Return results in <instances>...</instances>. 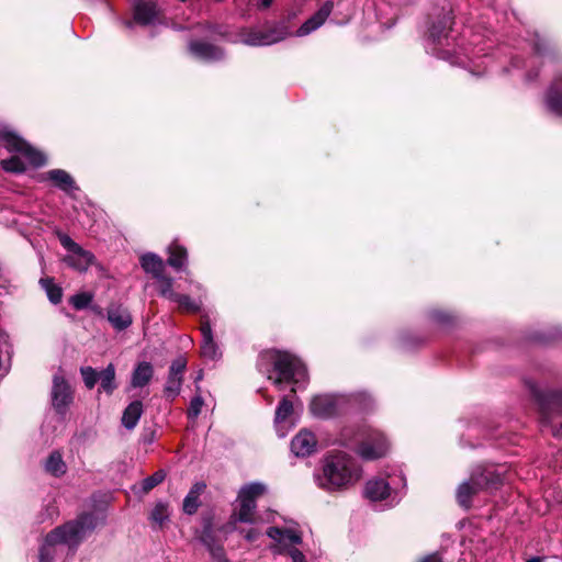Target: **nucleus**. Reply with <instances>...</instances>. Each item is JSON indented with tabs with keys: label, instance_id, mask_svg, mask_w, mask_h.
Returning a JSON list of instances; mask_svg holds the SVG:
<instances>
[{
	"label": "nucleus",
	"instance_id": "nucleus-1",
	"mask_svg": "<svg viewBox=\"0 0 562 562\" xmlns=\"http://www.w3.org/2000/svg\"><path fill=\"white\" fill-rule=\"evenodd\" d=\"M95 527L92 514H82L76 520L56 527L45 537L38 553V562H53L60 546L77 547Z\"/></svg>",
	"mask_w": 562,
	"mask_h": 562
},
{
	"label": "nucleus",
	"instance_id": "nucleus-2",
	"mask_svg": "<svg viewBox=\"0 0 562 562\" xmlns=\"http://www.w3.org/2000/svg\"><path fill=\"white\" fill-rule=\"evenodd\" d=\"M361 476L356 461L344 452L328 454L317 476L318 485L328 491H337L353 485Z\"/></svg>",
	"mask_w": 562,
	"mask_h": 562
},
{
	"label": "nucleus",
	"instance_id": "nucleus-3",
	"mask_svg": "<svg viewBox=\"0 0 562 562\" xmlns=\"http://www.w3.org/2000/svg\"><path fill=\"white\" fill-rule=\"evenodd\" d=\"M267 360L272 364L273 372L277 376L268 374V379L281 390L283 382L299 384L306 378V369L304 364L295 357L286 352L268 351L262 355V361Z\"/></svg>",
	"mask_w": 562,
	"mask_h": 562
},
{
	"label": "nucleus",
	"instance_id": "nucleus-4",
	"mask_svg": "<svg viewBox=\"0 0 562 562\" xmlns=\"http://www.w3.org/2000/svg\"><path fill=\"white\" fill-rule=\"evenodd\" d=\"M531 391L540 406L543 425L550 427L555 438H562V392H542L536 387H532Z\"/></svg>",
	"mask_w": 562,
	"mask_h": 562
},
{
	"label": "nucleus",
	"instance_id": "nucleus-5",
	"mask_svg": "<svg viewBox=\"0 0 562 562\" xmlns=\"http://www.w3.org/2000/svg\"><path fill=\"white\" fill-rule=\"evenodd\" d=\"M290 34L285 22H268L260 27L241 30L239 42L249 46H267L285 40Z\"/></svg>",
	"mask_w": 562,
	"mask_h": 562
},
{
	"label": "nucleus",
	"instance_id": "nucleus-6",
	"mask_svg": "<svg viewBox=\"0 0 562 562\" xmlns=\"http://www.w3.org/2000/svg\"><path fill=\"white\" fill-rule=\"evenodd\" d=\"M267 486L262 483H250L244 485L238 493V507L232 514V521L248 522L255 521V512L257 508V498L262 496Z\"/></svg>",
	"mask_w": 562,
	"mask_h": 562
},
{
	"label": "nucleus",
	"instance_id": "nucleus-7",
	"mask_svg": "<svg viewBox=\"0 0 562 562\" xmlns=\"http://www.w3.org/2000/svg\"><path fill=\"white\" fill-rule=\"evenodd\" d=\"M498 477L491 471L474 472L470 480L463 482L457 491V501L460 506L469 508L473 495L497 483Z\"/></svg>",
	"mask_w": 562,
	"mask_h": 562
},
{
	"label": "nucleus",
	"instance_id": "nucleus-8",
	"mask_svg": "<svg viewBox=\"0 0 562 562\" xmlns=\"http://www.w3.org/2000/svg\"><path fill=\"white\" fill-rule=\"evenodd\" d=\"M0 142L8 151L21 155L33 166L38 167L45 162V157L40 151L32 148L24 139L12 132L2 131Z\"/></svg>",
	"mask_w": 562,
	"mask_h": 562
},
{
	"label": "nucleus",
	"instance_id": "nucleus-9",
	"mask_svg": "<svg viewBox=\"0 0 562 562\" xmlns=\"http://www.w3.org/2000/svg\"><path fill=\"white\" fill-rule=\"evenodd\" d=\"M358 446V453L366 460H373L383 457L389 448L387 440L378 430H367L362 435Z\"/></svg>",
	"mask_w": 562,
	"mask_h": 562
},
{
	"label": "nucleus",
	"instance_id": "nucleus-10",
	"mask_svg": "<svg viewBox=\"0 0 562 562\" xmlns=\"http://www.w3.org/2000/svg\"><path fill=\"white\" fill-rule=\"evenodd\" d=\"M58 239L61 246L70 254L64 259L65 262L71 268L82 272L86 271L92 263L93 255L85 250L81 246L75 243L68 235L58 234Z\"/></svg>",
	"mask_w": 562,
	"mask_h": 562
},
{
	"label": "nucleus",
	"instance_id": "nucleus-11",
	"mask_svg": "<svg viewBox=\"0 0 562 562\" xmlns=\"http://www.w3.org/2000/svg\"><path fill=\"white\" fill-rule=\"evenodd\" d=\"M267 535L276 542L273 552L279 554H286L302 543L301 533L291 528L270 527Z\"/></svg>",
	"mask_w": 562,
	"mask_h": 562
},
{
	"label": "nucleus",
	"instance_id": "nucleus-12",
	"mask_svg": "<svg viewBox=\"0 0 562 562\" xmlns=\"http://www.w3.org/2000/svg\"><path fill=\"white\" fill-rule=\"evenodd\" d=\"M50 397L52 406L61 415L67 412L74 401V391L65 376L60 373H56L53 376Z\"/></svg>",
	"mask_w": 562,
	"mask_h": 562
},
{
	"label": "nucleus",
	"instance_id": "nucleus-13",
	"mask_svg": "<svg viewBox=\"0 0 562 562\" xmlns=\"http://www.w3.org/2000/svg\"><path fill=\"white\" fill-rule=\"evenodd\" d=\"M187 360L182 357L175 359L169 368L168 378L164 387V394L168 400H175L181 390Z\"/></svg>",
	"mask_w": 562,
	"mask_h": 562
},
{
	"label": "nucleus",
	"instance_id": "nucleus-14",
	"mask_svg": "<svg viewBox=\"0 0 562 562\" xmlns=\"http://www.w3.org/2000/svg\"><path fill=\"white\" fill-rule=\"evenodd\" d=\"M333 8L334 4L331 1L325 2L315 14H313L299 27L296 35L305 36L322 26L330 15Z\"/></svg>",
	"mask_w": 562,
	"mask_h": 562
},
{
	"label": "nucleus",
	"instance_id": "nucleus-15",
	"mask_svg": "<svg viewBox=\"0 0 562 562\" xmlns=\"http://www.w3.org/2000/svg\"><path fill=\"white\" fill-rule=\"evenodd\" d=\"M311 413L319 418H328L337 413V401L331 395L315 396L310 404Z\"/></svg>",
	"mask_w": 562,
	"mask_h": 562
},
{
	"label": "nucleus",
	"instance_id": "nucleus-16",
	"mask_svg": "<svg viewBox=\"0 0 562 562\" xmlns=\"http://www.w3.org/2000/svg\"><path fill=\"white\" fill-rule=\"evenodd\" d=\"M316 438L308 430H301L291 442V450L295 456L306 457L311 454L316 447Z\"/></svg>",
	"mask_w": 562,
	"mask_h": 562
},
{
	"label": "nucleus",
	"instance_id": "nucleus-17",
	"mask_svg": "<svg viewBox=\"0 0 562 562\" xmlns=\"http://www.w3.org/2000/svg\"><path fill=\"white\" fill-rule=\"evenodd\" d=\"M452 16L450 11L442 10L438 15V20L434 22L429 29V37L438 44L448 38L451 30Z\"/></svg>",
	"mask_w": 562,
	"mask_h": 562
},
{
	"label": "nucleus",
	"instance_id": "nucleus-18",
	"mask_svg": "<svg viewBox=\"0 0 562 562\" xmlns=\"http://www.w3.org/2000/svg\"><path fill=\"white\" fill-rule=\"evenodd\" d=\"M159 9L151 1H139L134 8V19L143 25L155 23L159 19Z\"/></svg>",
	"mask_w": 562,
	"mask_h": 562
},
{
	"label": "nucleus",
	"instance_id": "nucleus-19",
	"mask_svg": "<svg viewBox=\"0 0 562 562\" xmlns=\"http://www.w3.org/2000/svg\"><path fill=\"white\" fill-rule=\"evenodd\" d=\"M200 330L202 334L201 353L203 357L209 359H215L217 357V345L213 339L210 322L206 317L202 318Z\"/></svg>",
	"mask_w": 562,
	"mask_h": 562
},
{
	"label": "nucleus",
	"instance_id": "nucleus-20",
	"mask_svg": "<svg viewBox=\"0 0 562 562\" xmlns=\"http://www.w3.org/2000/svg\"><path fill=\"white\" fill-rule=\"evenodd\" d=\"M190 50L196 57L209 61L218 60L224 55L220 47L205 42H191Z\"/></svg>",
	"mask_w": 562,
	"mask_h": 562
},
{
	"label": "nucleus",
	"instance_id": "nucleus-21",
	"mask_svg": "<svg viewBox=\"0 0 562 562\" xmlns=\"http://www.w3.org/2000/svg\"><path fill=\"white\" fill-rule=\"evenodd\" d=\"M547 105L551 112L562 116V76L552 82L547 94Z\"/></svg>",
	"mask_w": 562,
	"mask_h": 562
},
{
	"label": "nucleus",
	"instance_id": "nucleus-22",
	"mask_svg": "<svg viewBox=\"0 0 562 562\" xmlns=\"http://www.w3.org/2000/svg\"><path fill=\"white\" fill-rule=\"evenodd\" d=\"M108 319L116 330H123L132 324V316L121 305H111L108 308Z\"/></svg>",
	"mask_w": 562,
	"mask_h": 562
},
{
	"label": "nucleus",
	"instance_id": "nucleus-23",
	"mask_svg": "<svg viewBox=\"0 0 562 562\" xmlns=\"http://www.w3.org/2000/svg\"><path fill=\"white\" fill-rule=\"evenodd\" d=\"M390 494L389 483L384 479L370 480L364 488V495L370 501L376 502L386 498Z\"/></svg>",
	"mask_w": 562,
	"mask_h": 562
},
{
	"label": "nucleus",
	"instance_id": "nucleus-24",
	"mask_svg": "<svg viewBox=\"0 0 562 562\" xmlns=\"http://www.w3.org/2000/svg\"><path fill=\"white\" fill-rule=\"evenodd\" d=\"M153 375H154L153 366L147 361L139 362L132 373V378H131L132 387H144L145 385H147L150 382Z\"/></svg>",
	"mask_w": 562,
	"mask_h": 562
},
{
	"label": "nucleus",
	"instance_id": "nucleus-25",
	"mask_svg": "<svg viewBox=\"0 0 562 562\" xmlns=\"http://www.w3.org/2000/svg\"><path fill=\"white\" fill-rule=\"evenodd\" d=\"M202 542L207 547L212 558L217 562H228L225 558L224 549L221 544H216L211 526L204 527L201 536Z\"/></svg>",
	"mask_w": 562,
	"mask_h": 562
},
{
	"label": "nucleus",
	"instance_id": "nucleus-26",
	"mask_svg": "<svg viewBox=\"0 0 562 562\" xmlns=\"http://www.w3.org/2000/svg\"><path fill=\"white\" fill-rule=\"evenodd\" d=\"M44 178L53 181L63 191L69 192L76 189L74 179L63 169L49 170L44 175Z\"/></svg>",
	"mask_w": 562,
	"mask_h": 562
},
{
	"label": "nucleus",
	"instance_id": "nucleus-27",
	"mask_svg": "<svg viewBox=\"0 0 562 562\" xmlns=\"http://www.w3.org/2000/svg\"><path fill=\"white\" fill-rule=\"evenodd\" d=\"M206 485L202 482L195 483L191 490L189 491L188 495L183 499V512L188 515L194 514L199 506V497L204 492Z\"/></svg>",
	"mask_w": 562,
	"mask_h": 562
},
{
	"label": "nucleus",
	"instance_id": "nucleus-28",
	"mask_svg": "<svg viewBox=\"0 0 562 562\" xmlns=\"http://www.w3.org/2000/svg\"><path fill=\"white\" fill-rule=\"evenodd\" d=\"M143 414V404L140 401H134L124 409L122 424L127 429H133Z\"/></svg>",
	"mask_w": 562,
	"mask_h": 562
},
{
	"label": "nucleus",
	"instance_id": "nucleus-29",
	"mask_svg": "<svg viewBox=\"0 0 562 562\" xmlns=\"http://www.w3.org/2000/svg\"><path fill=\"white\" fill-rule=\"evenodd\" d=\"M142 268L151 273L154 278L161 277L164 274L165 263L162 259L155 254H146L140 258Z\"/></svg>",
	"mask_w": 562,
	"mask_h": 562
},
{
	"label": "nucleus",
	"instance_id": "nucleus-30",
	"mask_svg": "<svg viewBox=\"0 0 562 562\" xmlns=\"http://www.w3.org/2000/svg\"><path fill=\"white\" fill-rule=\"evenodd\" d=\"M100 389L106 394H112L116 389L115 368L112 363L99 373Z\"/></svg>",
	"mask_w": 562,
	"mask_h": 562
},
{
	"label": "nucleus",
	"instance_id": "nucleus-31",
	"mask_svg": "<svg viewBox=\"0 0 562 562\" xmlns=\"http://www.w3.org/2000/svg\"><path fill=\"white\" fill-rule=\"evenodd\" d=\"M168 265L176 269H181L187 262V250L177 243L169 246Z\"/></svg>",
	"mask_w": 562,
	"mask_h": 562
},
{
	"label": "nucleus",
	"instance_id": "nucleus-32",
	"mask_svg": "<svg viewBox=\"0 0 562 562\" xmlns=\"http://www.w3.org/2000/svg\"><path fill=\"white\" fill-rule=\"evenodd\" d=\"M42 288L46 291L49 301L57 304L61 301L63 290L60 286L54 283L50 278H43L40 280Z\"/></svg>",
	"mask_w": 562,
	"mask_h": 562
},
{
	"label": "nucleus",
	"instance_id": "nucleus-33",
	"mask_svg": "<svg viewBox=\"0 0 562 562\" xmlns=\"http://www.w3.org/2000/svg\"><path fill=\"white\" fill-rule=\"evenodd\" d=\"M45 468L47 472L55 476L61 475L66 472V464L63 461L60 453L58 452L50 453L46 461Z\"/></svg>",
	"mask_w": 562,
	"mask_h": 562
},
{
	"label": "nucleus",
	"instance_id": "nucleus-34",
	"mask_svg": "<svg viewBox=\"0 0 562 562\" xmlns=\"http://www.w3.org/2000/svg\"><path fill=\"white\" fill-rule=\"evenodd\" d=\"M172 302L178 304L180 311L187 313H196L201 308V304L199 302L191 300L190 296L186 294L178 293Z\"/></svg>",
	"mask_w": 562,
	"mask_h": 562
},
{
	"label": "nucleus",
	"instance_id": "nucleus-35",
	"mask_svg": "<svg viewBox=\"0 0 562 562\" xmlns=\"http://www.w3.org/2000/svg\"><path fill=\"white\" fill-rule=\"evenodd\" d=\"M158 280V291L159 294L164 297H166L169 301L175 300L176 295L178 294L173 289V281L171 278L166 277L161 274V277L156 278Z\"/></svg>",
	"mask_w": 562,
	"mask_h": 562
},
{
	"label": "nucleus",
	"instance_id": "nucleus-36",
	"mask_svg": "<svg viewBox=\"0 0 562 562\" xmlns=\"http://www.w3.org/2000/svg\"><path fill=\"white\" fill-rule=\"evenodd\" d=\"M1 168L7 172L21 173L25 170V165L22 158L18 155L0 161Z\"/></svg>",
	"mask_w": 562,
	"mask_h": 562
},
{
	"label": "nucleus",
	"instance_id": "nucleus-37",
	"mask_svg": "<svg viewBox=\"0 0 562 562\" xmlns=\"http://www.w3.org/2000/svg\"><path fill=\"white\" fill-rule=\"evenodd\" d=\"M293 412V403L284 396L279 403L276 411L274 422L277 425L283 423Z\"/></svg>",
	"mask_w": 562,
	"mask_h": 562
},
{
	"label": "nucleus",
	"instance_id": "nucleus-38",
	"mask_svg": "<svg viewBox=\"0 0 562 562\" xmlns=\"http://www.w3.org/2000/svg\"><path fill=\"white\" fill-rule=\"evenodd\" d=\"M169 515L170 514L168 505L162 502H159L155 505L154 509L151 510L150 520L154 524L162 526V524L169 519Z\"/></svg>",
	"mask_w": 562,
	"mask_h": 562
},
{
	"label": "nucleus",
	"instance_id": "nucleus-39",
	"mask_svg": "<svg viewBox=\"0 0 562 562\" xmlns=\"http://www.w3.org/2000/svg\"><path fill=\"white\" fill-rule=\"evenodd\" d=\"M165 479H166V472L164 470H158L153 475L144 479L142 481L143 493L146 494V493L150 492L154 487H156L157 485L162 483Z\"/></svg>",
	"mask_w": 562,
	"mask_h": 562
},
{
	"label": "nucleus",
	"instance_id": "nucleus-40",
	"mask_svg": "<svg viewBox=\"0 0 562 562\" xmlns=\"http://www.w3.org/2000/svg\"><path fill=\"white\" fill-rule=\"evenodd\" d=\"M93 300L92 294L87 292H81L75 294L70 297L69 302L74 306L75 310L80 311L86 308Z\"/></svg>",
	"mask_w": 562,
	"mask_h": 562
},
{
	"label": "nucleus",
	"instance_id": "nucleus-41",
	"mask_svg": "<svg viewBox=\"0 0 562 562\" xmlns=\"http://www.w3.org/2000/svg\"><path fill=\"white\" fill-rule=\"evenodd\" d=\"M80 373L88 390H92L99 380V373L92 367H82Z\"/></svg>",
	"mask_w": 562,
	"mask_h": 562
},
{
	"label": "nucleus",
	"instance_id": "nucleus-42",
	"mask_svg": "<svg viewBox=\"0 0 562 562\" xmlns=\"http://www.w3.org/2000/svg\"><path fill=\"white\" fill-rule=\"evenodd\" d=\"M202 406H203L202 396L201 395L194 396L191 400L190 406L188 408V417L190 419H195L199 416V414L201 413Z\"/></svg>",
	"mask_w": 562,
	"mask_h": 562
},
{
	"label": "nucleus",
	"instance_id": "nucleus-43",
	"mask_svg": "<svg viewBox=\"0 0 562 562\" xmlns=\"http://www.w3.org/2000/svg\"><path fill=\"white\" fill-rule=\"evenodd\" d=\"M239 531H240L241 533H244L245 539H246L247 541H249V542H254V541H256V540L259 538V536L261 535V532H260V531H259V529H257V528H250V529H248L247 531H246V530H244V529H240Z\"/></svg>",
	"mask_w": 562,
	"mask_h": 562
},
{
	"label": "nucleus",
	"instance_id": "nucleus-44",
	"mask_svg": "<svg viewBox=\"0 0 562 562\" xmlns=\"http://www.w3.org/2000/svg\"><path fill=\"white\" fill-rule=\"evenodd\" d=\"M286 554L291 558L292 562H307L304 554L297 548Z\"/></svg>",
	"mask_w": 562,
	"mask_h": 562
},
{
	"label": "nucleus",
	"instance_id": "nucleus-45",
	"mask_svg": "<svg viewBox=\"0 0 562 562\" xmlns=\"http://www.w3.org/2000/svg\"><path fill=\"white\" fill-rule=\"evenodd\" d=\"M420 562H442L438 554H430L423 559Z\"/></svg>",
	"mask_w": 562,
	"mask_h": 562
},
{
	"label": "nucleus",
	"instance_id": "nucleus-46",
	"mask_svg": "<svg viewBox=\"0 0 562 562\" xmlns=\"http://www.w3.org/2000/svg\"><path fill=\"white\" fill-rule=\"evenodd\" d=\"M273 0H261L260 8L267 9L272 4Z\"/></svg>",
	"mask_w": 562,
	"mask_h": 562
},
{
	"label": "nucleus",
	"instance_id": "nucleus-47",
	"mask_svg": "<svg viewBox=\"0 0 562 562\" xmlns=\"http://www.w3.org/2000/svg\"><path fill=\"white\" fill-rule=\"evenodd\" d=\"M535 49L538 54H542V52H543L542 44L536 43Z\"/></svg>",
	"mask_w": 562,
	"mask_h": 562
},
{
	"label": "nucleus",
	"instance_id": "nucleus-48",
	"mask_svg": "<svg viewBox=\"0 0 562 562\" xmlns=\"http://www.w3.org/2000/svg\"><path fill=\"white\" fill-rule=\"evenodd\" d=\"M527 562H542V560H541V558L535 557V558L527 560Z\"/></svg>",
	"mask_w": 562,
	"mask_h": 562
},
{
	"label": "nucleus",
	"instance_id": "nucleus-49",
	"mask_svg": "<svg viewBox=\"0 0 562 562\" xmlns=\"http://www.w3.org/2000/svg\"><path fill=\"white\" fill-rule=\"evenodd\" d=\"M181 2H186L187 0H180Z\"/></svg>",
	"mask_w": 562,
	"mask_h": 562
}]
</instances>
